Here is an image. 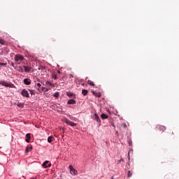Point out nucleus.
I'll return each instance as SVG.
<instances>
[{
    "mask_svg": "<svg viewBox=\"0 0 179 179\" xmlns=\"http://www.w3.org/2000/svg\"><path fill=\"white\" fill-rule=\"evenodd\" d=\"M24 59V57L22 55H15L14 57V60L15 62L18 64L20 65L22 63V61Z\"/></svg>",
    "mask_w": 179,
    "mask_h": 179,
    "instance_id": "f257e3e1",
    "label": "nucleus"
},
{
    "mask_svg": "<svg viewBox=\"0 0 179 179\" xmlns=\"http://www.w3.org/2000/svg\"><path fill=\"white\" fill-rule=\"evenodd\" d=\"M0 85L5 86V87H15V85L8 83L6 81H0Z\"/></svg>",
    "mask_w": 179,
    "mask_h": 179,
    "instance_id": "f03ea898",
    "label": "nucleus"
},
{
    "mask_svg": "<svg viewBox=\"0 0 179 179\" xmlns=\"http://www.w3.org/2000/svg\"><path fill=\"white\" fill-rule=\"evenodd\" d=\"M69 169L70 170V173L72 175V176H76V174H78V171L76 170L75 169H73V166H72V165H70L69 166Z\"/></svg>",
    "mask_w": 179,
    "mask_h": 179,
    "instance_id": "7ed1b4c3",
    "label": "nucleus"
},
{
    "mask_svg": "<svg viewBox=\"0 0 179 179\" xmlns=\"http://www.w3.org/2000/svg\"><path fill=\"white\" fill-rule=\"evenodd\" d=\"M21 94L23 96V97H27V98L30 97V95L29 94V92L26 89H24L21 91Z\"/></svg>",
    "mask_w": 179,
    "mask_h": 179,
    "instance_id": "20e7f679",
    "label": "nucleus"
},
{
    "mask_svg": "<svg viewBox=\"0 0 179 179\" xmlns=\"http://www.w3.org/2000/svg\"><path fill=\"white\" fill-rule=\"evenodd\" d=\"M64 122L67 124V125H70V127H76V123L71 122L69 119H65Z\"/></svg>",
    "mask_w": 179,
    "mask_h": 179,
    "instance_id": "39448f33",
    "label": "nucleus"
},
{
    "mask_svg": "<svg viewBox=\"0 0 179 179\" xmlns=\"http://www.w3.org/2000/svg\"><path fill=\"white\" fill-rule=\"evenodd\" d=\"M42 166L45 169H48V167H51V163H50V162H48V161H45V162H43Z\"/></svg>",
    "mask_w": 179,
    "mask_h": 179,
    "instance_id": "423d86ee",
    "label": "nucleus"
},
{
    "mask_svg": "<svg viewBox=\"0 0 179 179\" xmlns=\"http://www.w3.org/2000/svg\"><path fill=\"white\" fill-rule=\"evenodd\" d=\"M94 120L96 121L99 124H101V120H100V117H99V115L97 113H95L94 115Z\"/></svg>",
    "mask_w": 179,
    "mask_h": 179,
    "instance_id": "0eeeda50",
    "label": "nucleus"
},
{
    "mask_svg": "<svg viewBox=\"0 0 179 179\" xmlns=\"http://www.w3.org/2000/svg\"><path fill=\"white\" fill-rule=\"evenodd\" d=\"M23 68L24 69V72H27V73L31 72V66H23Z\"/></svg>",
    "mask_w": 179,
    "mask_h": 179,
    "instance_id": "6e6552de",
    "label": "nucleus"
},
{
    "mask_svg": "<svg viewBox=\"0 0 179 179\" xmlns=\"http://www.w3.org/2000/svg\"><path fill=\"white\" fill-rule=\"evenodd\" d=\"M15 69L16 71H18V72H20L21 73H23V72H24V70L23 69V67L20 66H15Z\"/></svg>",
    "mask_w": 179,
    "mask_h": 179,
    "instance_id": "1a4fd4ad",
    "label": "nucleus"
},
{
    "mask_svg": "<svg viewBox=\"0 0 179 179\" xmlns=\"http://www.w3.org/2000/svg\"><path fill=\"white\" fill-rule=\"evenodd\" d=\"M24 85H27V86H29V85L31 84V81L29 78H25L24 79Z\"/></svg>",
    "mask_w": 179,
    "mask_h": 179,
    "instance_id": "9d476101",
    "label": "nucleus"
},
{
    "mask_svg": "<svg viewBox=\"0 0 179 179\" xmlns=\"http://www.w3.org/2000/svg\"><path fill=\"white\" fill-rule=\"evenodd\" d=\"M92 94H94V96H96V97H100V96H101V94L100 92H96L94 91H92Z\"/></svg>",
    "mask_w": 179,
    "mask_h": 179,
    "instance_id": "9b49d317",
    "label": "nucleus"
},
{
    "mask_svg": "<svg viewBox=\"0 0 179 179\" xmlns=\"http://www.w3.org/2000/svg\"><path fill=\"white\" fill-rule=\"evenodd\" d=\"M67 104H76V101L74 99H70L68 101Z\"/></svg>",
    "mask_w": 179,
    "mask_h": 179,
    "instance_id": "f8f14e48",
    "label": "nucleus"
},
{
    "mask_svg": "<svg viewBox=\"0 0 179 179\" xmlns=\"http://www.w3.org/2000/svg\"><path fill=\"white\" fill-rule=\"evenodd\" d=\"M45 85L47 86H50V87H55L54 84L51 83V82H50V81H46Z\"/></svg>",
    "mask_w": 179,
    "mask_h": 179,
    "instance_id": "ddd939ff",
    "label": "nucleus"
},
{
    "mask_svg": "<svg viewBox=\"0 0 179 179\" xmlns=\"http://www.w3.org/2000/svg\"><path fill=\"white\" fill-rule=\"evenodd\" d=\"M101 118L102 120H107V118H108V116L107 115L104 114V113H102L101 115Z\"/></svg>",
    "mask_w": 179,
    "mask_h": 179,
    "instance_id": "4468645a",
    "label": "nucleus"
},
{
    "mask_svg": "<svg viewBox=\"0 0 179 179\" xmlns=\"http://www.w3.org/2000/svg\"><path fill=\"white\" fill-rule=\"evenodd\" d=\"M52 141H54V137L52 136H50L48 138V142L49 143H51V142H52Z\"/></svg>",
    "mask_w": 179,
    "mask_h": 179,
    "instance_id": "2eb2a0df",
    "label": "nucleus"
},
{
    "mask_svg": "<svg viewBox=\"0 0 179 179\" xmlns=\"http://www.w3.org/2000/svg\"><path fill=\"white\" fill-rule=\"evenodd\" d=\"M87 93H89V91H87V90H83L82 94L83 96H86V94H87Z\"/></svg>",
    "mask_w": 179,
    "mask_h": 179,
    "instance_id": "dca6fc26",
    "label": "nucleus"
},
{
    "mask_svg": "<svg viewBox=\"0 0 179 179\" xmlns=\"http://www.w3.org/2000/svg\"><path fill=\"white\" fill-rule=\"evenodd\" d=\"M87 83H88V85H90V86H95L94 83H93V81H92V80H89L87 81Z\"/></svg>",
    "mask_w": 179,
    "mask_h": 179,
    "instance_id": "f3484780",
    "label": "nucleus"
},
{
    "mask_svg": "<svg viewBox=\"0 0 179 179\" xmlns=\"http://www.w3.org/2000/svg\"><path fill=\"white\" fill-rule=\"evenodd\" d=\"M131 155H134V150L130 149L128 152V156H131Z\"/></svg>",
    "mask_w": 179,
    "mask_h": 179,
    "instance_id": "a211bd4d",
    "label": "nucleus"
},
{
    "mask_svg": "<svg viewBox=\"0 0 179 179\" xmlns=\"http://www.w3.org/2000/svg\"><path fill=\"white\" fill-rule=\"evenodd\" d=\"M5 43H6L3 39H0V44L2 45H5Z\"/></svg>",
    "mask_w": 179,
    "mask_h": 179,
    "instance_id": "6ab92c4d",
    "label": "nucleus"
},
{
    "mask_svg": "<svg viewBox=\"0 0 179 179\" xmlns=\"http://www.w3.org/2000/svg\"><path fill=\"white\" fill-rule=\"evenodd\" d=\"M17 107H20L21 108H23V107H24V104L22 103H17Z\"/></svg>",
    "mask_w": 179,
    "mask_h": 179,
    "instance_id": "aec40b11",
    "label": "nucleus"
},
{
    "mask_svg": "<svg viewBox=\"0 0 179 179\" xmlns=\"http://www.w3.org/2000/svg\"><path fill=\"white\" fill-rule=\"evenodd\" d=\"M66 94L69 97H72V96H73V94L72 92H67Z\"/></svg>",
    "mask_w": 179,
    "mask_h": 179,
    "instance_id": "412c9836",
    "label": "nucleus"
},
{
    "mask_svg": "<svg viewBox=\"0 0 179 179\" xmlns=\"http://www.w3.org/2000/svg\"><path fill=\"white\" fill-rule=\"evenodd\" d=\"M52 78V79H55V80H57V79H58V77L55 74H53Z\"/></svg>",
    "mask_w": 179,
    "mask_h": 179,
    "instance_id": "4be33fe9",
    "label": "nucleus"
},
{
    "mask_svg": "<svg viewBox=\"0 0 179 179\" xmlns=\"http://www.w3.org/2000/svg\"><path fill=\"white\" fill-rule=\"evenodd\" d=\"M29 92L31 94H36V91L34 90H29Z\"/></svg>",
    "mask_w": 179,
    "mask_h": 179,
    "instance_id": "5701e85b",
    "label": "nucleus"
},
{
    "mask_svg": "<svg viewBox=\"0 0 179 179\" xmlns=\"http://www.w3.org/2000/svg\"><path fill=\"white\" fill-rule=\"evenodd\" d=\"M54 97H59V92H55L54 94H53Z\"/></svg>",
    "mask_w": 179,
    "mask_h": 179,
    "instance_id": "b1692460",
    "label": "nucleus"
},
{
    "mask_svg": "<svg viewBox=\"0 0 179 179\" xmlns=\"http://www.w3.org/2000/svg\"><path fill=\"white\" fill-rule=\"evenodd\" d=\"M26 137H27V139H31V136L30 134H27Z\"/></svg>",
    "mask_w": 179,
    "mask_h": 179,
    "instance_id": "393cba45",
    "label": "nucleus"
},
{
    "mask_svg": "<svg viewBox=\"0 0 179 179\" xmlns=\"http://www.w3.org/2000/svg\"><path fill=\"white\" fill-rule=\"evenodd\" d=\"M10 65H11V66H13V68H14V69H15L16 66H15V63H13V62H10Z\"/></svg>",
    "mask_w": 179,
    "mask_h": 179,
    "instance_id": "a878e982",
    "label": "nucleus"
},
{
    "mask_svg": "<svg viewBox=\"0 0 179 179\" xmlns=\"http://www.w3.org/2000/svg\"><path fill=\"white\" fill-rule=\"evenodd\" d=\"M27 148H28L29 150H31L33 149V146L29 145L27 146Z\"/></svg>",
    "mask_w": 179,
    "mask_h": 179,
    "instance_id": "bb28decb",
    "label": "nucleus"
},
{
    "mask_svg": "<svg viewBox=\"0 0 179 179\" xmlns=\"http://www.w3.org/2000/svg\"><path fill=\"white\" fill-rule=\"evenodd\" d=\"M6 66V63H1L0 62V66Z\"/></svg>",
    "mask_w": 179,
    "mask_h": 179,
    "instance_id": "cd10ccee",
    "label": "nucleus"
},
{
    "mask_svg": "<svg viewBox=\"0 0 179 179\" xmlns=\"http://www.w3.org/2000/svg\"><path fill=\"white\" fill-rule=\"evenodd\" d=\"M42 90H44V92H48V90L45 87H42Z\"/></svg>",
    "mask_w": 179,
    "mask_h": 179,
    "instance_id": "c85d7f7f",
    "label": "nucleus"
},
{
    "mask_svg": "<svg viewBox=\"0 0 179 179\" xmlns=\"http://www.w3.org/2000/svg\"><path fill=\"white\" fill-rule=\"evenodd\" d=\"M26 142H27V143H30V138H27Z\"/></svg>",
    "mask_w": 179,
    "mask_h": 179,
    "instance_id": "c756f323",
    "label": "nucleus"
},
{
    "mask_svg": "<svg viewBox=\"0 0 179 179\" xmlns=\"http://www.w3.org/2000/svg\"><path fill=\"white\" fill-rule=\"evenodd\" d=\"M131 176H132V174H131V171H129L128 177H131Z\"/></svg>",
    "mask_w": 179,
    "mask_h": 179,
    "instance_id": "7c9ffc66",
    "label": "nucleus"
},
{
    "mask_svg": "<svg viewBox=\"0 0 179 179\" xmlns=\"http://www.w3.org/2000/svg\"><path fill=\"white\" fill-rule=\"evenodd\" d=\"M36 85H37L38 87H41V85L40 84V83H38Z\"/></svg>",
    "mask_w": 179,
    "mask_h": 179,
    "instance_id": "2f4dec72",
    "label": "nucleus"
},
{
    "mask_svg": "<svg viewBox=\"0 0 179 179\" xmlns=\"http://www.w3.org/2000/svg\"><path fill=\"white\" fill-rule=\"evenodd\" d=\"M29 149L27 148V147L26 148V149H25V152H27V153H29Z\"/></svg>",
    "mask_w": 179,
    "mask_h": 179,
    "instance_id": "473e14b6",
    "label": "nucleus"
},
{
    "mask_svg": "<svg viewBox=\"0 0 179 179\" xmlns=\"http://www.w3.org/2000/svg\"><path fill=\"white\" fill-rule=\"evenodd\" d=\"M129 146H132V141H129Z\"/></svg>",
    "mask_w": 179,
    "mask_h": 179,
    "instance_id": "72a5a7b5",
    "label": "nucleus"
},
{
    "mask_svg": "<svg viewBox=\"0 0 179 179\" xmlns=\"http://www.w3.org/2000/svg\"><path fill=\"white\" fill-rule=\"evenodd\" d=\"M73 116H70V120H73Z\"/></svg>",
    "mask_w": 179,
    "mask_h": 179,
    "instance_id": "f704fd0d",
    "label": "nucleus"
},
{
    "mask_svg": "<svg viewBox=\"0 0 179 179\" xmlns=\"http://www.w3.org/2000/svg\"><path fill=\"white\" fill-rule=\"evenodd\" d=\"M70 77L73 78V76H72V74H70Z\"/></svg>",
    "mask_w": 179,
    "mask_h": 179,
    "instance_id": "c9c22d12",
    "label": "nucleus"
},
{
    "mask_svg": "<svg viewBox=\"0 0 179 179\" xmlns=\"http://www.w3.org/2000/svg\"><path fill=\"white\" fill-rule=\"evenodd\" d=\"M57 72H58L59 73H61V71H59V70H58Z\"/></svg>",
    "mask_w": 179,
    "mask_h": 179,
    "instance_id": "e433bc0d",
    "label": "nucleus"
},
{
    "mask_svg": "<svg viewBox=\"0 0 179 179\" xmlns=\"http://www.w3.org/2000/svg\"><path fill=\"white\" fill-rule=\"evenodd\" d=\"M125 127H127V125L126 124H124V127L125 128Z\"/></svg>",
    "mask_w": 179,
    "mask_h": 179,
    "instance_id": "4c0bfd02",
    "label": "nucleus"
},
{
    "mask_svg": "<svg viewBox=\"0 0 179 179\" xmlns=\"http://www.w3.org/2000/svg\"><path fill=\"white\" fill-rule=\"evenodd\" d=\"M120 162H121V160H119V161H118V163H120Z\"/></svg>",
    "mask_w": 179,
    "mask_h": 179,
    "instance_id": "58836bf2",
    "label": "nucleus"
},
{
    "mask_svg": "<svg viewBox=\"0 0 179 179\" xmlns=\"http://www.w3.org/2000/svg\"><path fill=\"white\" fill-rule=\"evenodd\" d=\"M111 179H114V177H112Z\"/></svg>",
    "mask_w": 179,
    "mask_h": 179,
    "instance_id": "ea45409f",
    "label": "nucleus"
},
{
    "mask_svg": "<svg viewBox=\"0 0 179 179\" xmlns=\"http://www.w3.org/2000/svg\"><path fill=\"white\" fill-rule=\"evenodd\" d=\"M33 179H36V178H33Z\"/></svg>",
    "mask_w": 179,
    "mask_h": 179,
    "instance_id": "a19ab883",
    "label": "nucleus"
}]
</instances>
